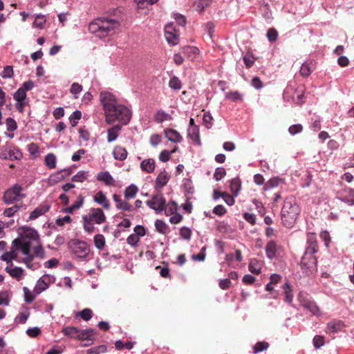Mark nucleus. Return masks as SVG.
Instances as JSON below:
<instances>
[{
    "label": "nucleus",
    "mask_w": 354,
    "mask_h": 354,
    "mask_svg": "<svg viewBox=\"0 0 354 354\" xmlns=\"http://www.w3.org/2000/svg\"><path fill=\"white\" fill-rule=\"evenodd\" d=\"M22 157L21 152L16 147L6 146L0 158L6 160H19Z\"/></svg>",
    "instance_id": "9b49d317"
},
{
    "label": "nucleus",
    "mask_w": 354,
    "mask_h": 354,
    "mask_svg": "<svg viewBox=\"0 0 354 354\" xmlns=\"http://www.w3.org/2000/svg\"><path fill=\"white\" fill-rule=\"evenodd\" d=\"M19 209V205H13L11 207L7 208L3 212V215L5 216L10 217L14 215V214Z\"/></svg>",
    "instance_id": "774afa93"
},
{
    "label": "nucleus",
    "mask_w": 354,
    "mask_h": 354,
    "mask_svg": "<svg viewBox=\"0 0 354 354\" xmlns=\"http://www.w3.org/2000/svg\"><path fill=\"white\" fill-rule=\"evenodd\" d=\"M313 344L316 348H319L324 344V338L321 335H315L313 338Z\"/></svg>",
    "instance_id": "338daca9"
},
{
    "label": "nucleus",
    "mask_w": 354,
    "mask_h": 354,
    "mask_svg": "<svg viewBox=\"0 0 354 354\" xmlns=\"http://www.w3.org/2000/svg\"><path fill=\"white\" fill-rule=\"evenodd\" d=\"M5 270L12 277L17 279H20L24 274V270L20 267L7 266Z\"/></svg>",
    "instance_id": "393cba45"
},
{
    "label": "nucleus",
    "mask_w": 354,
    "mask_h": 354,
    "mask_svg": "<svg viewBox=\"0 0 354 354\" xmlns=\"http://www.w3.org/2000/svg\"><path fill=\"white\" fill-rule=\"evenodd\" d=\"M212 120H213V118L209 112H206L204 113L203 117V122L204 125L207 129H210L212 127Z\"/></svg>",
    "instance_id": "6e6d98bb"
},
{
    "label": "nucleus",
    "mask_w": 354,
    "mask_h": 354,
    "mask_svg": "<svg viewBox=\"0 0 354 354\" xmlns=\"http://www.w3.org/2000/svg\"><path fill=\"white\" fill-rule=\"evenodd\" d=\"M165 135L169 141L172 142H180L183 140L182 136L176 130L167 129L165 130Z\"/></svg>",
    "instance_id": "2eb2a0df"
},
{
    "label": "nucleus",
    "mask_w": 354,
    "mask_h": 354,
    "mask_svg": "<svg viewBox=\"0 0 354 354\" xmlns=\"http://www.w3.org/2000/svg\"><path fill=\"white\" fill-rule=\"evenodd\" d=\"M230 189L234 196H237L241 188L240 181L238 178H234L230 181Z\"/></svg>",
    "instance_id": "c03bdc74"
},
{
    "label": "nucleus",
    "mask_w": 354,
    "mask_h": 354,
    "mask_svg": "<svg viewBox=\"0 0 354 354\" xmlns=\"http://www.w3.org/2000/svg\"><path fill=\"white\" fill-rule=\"evenodd\" d=\"M74 254L80 259H85L89 253V247L84 241H77L72 248Z\"/></svg>",
    "instance_id": "9d476101"
},
{
    "label": "nucleus",
    "mask_w": 354,
    "mask_h": 354,
    "mask_svg": "<svg viewBox=\"0 0 354 354\" xmlns=\"http://www.w3.org/2000/svg\"><path fill=\"white\" fill-rule=\"evenodd\" d=\"M277 252V244L274 241H270L266 245V256L270 259L275 257Z\"/></svg>",
    "instance_id": "b1692460"
},
{
    "label": "nucleus",
    "mask_w": 354,
    "mask_h": 354,
    "mask_svg": "<svg viewBox=\"0 0 354 354\" xmlns=\"http://www.w3.org/2000/svg\"><path fill=\"white\" fill-rule=\"evenodd\" d=\"M299 212L300 208L295 200L292 197L287 198L281 212L283 225L287 227H292L295 224Z\"/></svg>",
    "instance_id": "7ed1b4c3"
},
{
    "label": "nucleus",
    "mask_w": 354,
    "mask_h": 354,
    "mask_svg": "<svg viewBox=\"0 0 354 354\" xmlns=\"http://www.w3.org/2000/svg\"><path fill=\"white\" fill-rule=\"evenodd\" d=\"M302 130H303V127L300 124L291 125L288 129L289 133L292 136H294L297 133H301L302 131Z\"/></svg>",
    "instance_id": "e2e57ef3"
},
{
    "label": "nucleus",
    "mask_w": 354,
    "mask_h": 354,
    "mask_svg": "<svg viewBox=\"0 0 354 354\" xmlns=\"http://www.w3.org/2000/svg\"><path fill=\"white\" fill-rule=\"evenodd\" d=\"M121 130V125L116 124L107 130V141L113 142L118 137L119 132Z\"/></svg>",
    "instance_id": "412c9836"
},
{
    "label": "nucleus",
    "mask_w": 354,
    "mask_h": 354,
    "mask_svg": "<svg viewBox=\"0 0 354 354\" xmlns=\"http://www.w3.org/2000/svg\"><path fill=\"white\" fill-rule=\"evenodd\" d=\"M62 332L64 335L78 339L80 329L75 326H66L64 327Z\"/></svg>",
    "instance_id": "4be33fe9"
},
{
    "label": "nucleus",
    "mask_w": 354,
    "mask_h": 354,
    "mask_svg": "<svg viewBox=\"0 0 354 354\" xmlns=\"http://www.w3.org/2000/svg\"><path fill=\"white\" fill-rule=\"evenodd\" d=\"M169 179L170 175L168 174V172H167L165 170L160 171L155 181L156 189H162L165 185H167Z\"/></svg>",
    "instance_id": "4468645a"
},
{
    "label": "nucleus",
    "mask_w": 354,
    "mask_h": 354,
    "mask_svg": "<svg viewBox=\"0 0 354 354\" xmlns=\"http://www.w3.org/2000/svg\"><path fill=\"white\" fill-rule=\"evenodd\" d=\"M261 268H262L261 262L258 261L256 259H251V261L249 263V266H248L249 270L252 273L255 274H258L261 272Z\"/></svg>",
    "instance_id": "a878e982"
},
{
    "label": "nucleus",
    "mask_w": 354,
    "mask_h": 354,
    "mask_svg": "<svg viewBox=\"0 0 354 354\" xmlns=\"http://www.w3.org/2000/svg\"><path fill=\"white\" fill-rule=\"evenodd\" d=\"M48 287V285L44 281V280L42 278H40L37 282L35 291H36L37 293L39 294L41 292L46 290Z\"/></svg>",
    "instance_id": "8fccbe9b"
},
{
    "label": "nucleus",
    "mask_w": 354,
    "mask_h": 354,
    "mask_svg": "<svg viewBox=\"0 0 354 354\" xmlns=\"http://www.w3.org/2000/svg\"><path fill=\"white\" fill-rule=\"evenodd\" d=\"M295 93H297V96L294 97V100L295 103L298 104H302L304 102V95L303 94L304 89L303 87H298L296 89Z\"/></svg>",
    "instance_id": "de8ad7c7"
},
{
    "label": "nucleus",
    "mask_w": 354,
    "mask_h": 354,
    "mask_svg": "<svg viewBox=\"0 0 354 354\" xmlns=\"http://www.w3.org/2000/svg\"><path fill=\"white\" fill-rule=\"evenodd\" d=\"M156 167V162L152 158L145 159L140 164V168L142 171L147 173H152Z\"/></svg>",
    "instance_id": "aec40b11"
},
{
    "label": "nucleus",
    "mask_w": 354,
    "mask_h": 354,
    "mask_svg": "<svg viewBox=\"0 0 354 354\" xmlns=\"http://www.w3.org/2000/svg\"><path fill=\"white\" fill-rule=\"evenodd\" d=\"M114 158L118 160H124L127 156V151L125 148L118 146L113 150Z\"/></svg>",
    "instance_id": "bb28decb"
},
{
    "label": "nucleus",
    "mask_w": 354,
    "mask_h": 354,
    "mask_svg": "<svg viewBox=\"0 0 354 354\" xmlns=\"http://www.w3.org/2000/svg\"><path fill=\"white\" fill-rule=\"evenodd\" d=\"M211 2L212 0H198L195 1L194 6L198 12H202L205 8L211 4Z\"/></svg>",
    "instance_id": "72a5a7b5"
},
{
    "label": "nucleus",
    "mask_w": 354,
    "mask_h": 354,
    "mask_svg": "<svg viewBox=\"0 0 354 354\" xmlns=\"http://www.w3.org/2000/svg\"><path fill=\"white\" fill-rule=\"evenodd\" d=\"M21 250V245L14 246L13 242L12 243V248L10 252H5L1 257V259L6 261L7 263H10V266H12V261L17 259V250Z\"/></svg>",
    "instance_id": "ddd939ff"
},
{
    "label": "nucleus",
    "mask_w": 354,
    "mask_h": 354,
    "mask_svg": "<svg viewBox=\"0 0 354 354\" xmlns=\"http://www.w3.org/2000/svg\"><path fill=\"white\" fill-rule=\"evenodd\" d=\"M82 117V113L80 111H75L70 116L69 120L73 127H75L77 124V121L80 120Z\"/></svg>",
    "instance_id": "4d7b16f0"
},
{
    "label": "nucleus",
    "mask_w": 354,
    "mask_h": 354,
    "mask_svg": "<svg viewBox=\"0 0 354 354\" xmlns=\"http://www.w3.org/2000/svg\"><path fill=\"white\" fill-rule=\"evenodd\" d=\"M122 17L120 10H115L113 14L95 19L88 26L91 32L100 38H104L120 31Z\"/></svg>",
    "instance_id": "f03ea898"
},
{
    "label": "nucleus",
    "mask_w": 354,
    "mask_h": 354,
    "mask_svg": "<svg viewBox=\"0 0 354 354\" xmlns=\"http://www.w3.org/2000/svg\"><path fill=\"white\" fill-rule=\"evenodd\" d=\"M155 121L158 123H162L164 121L169 120L171 118L169 114L164 112L163 111H158L154 116Z\"/></svg>",
    "instance_id": "e433bc0d"
},
{
    "label": "nucleus",
    "mask_w": 354,
    "mask_h": 354,
    "mask_svg": "<svg viewBox=\"0 0 354 354\" xmlns=\"http://www.w3.org/2000/svg\"><path fill=\"white\" fill-rule=\"evenodd\" d=\"M14 99L18 102H21L24 101L26 97V93L22 90L21 88H18V90L15 93Z\"/></svg>",
    "instance_id": "603ef678"
},
{
    "label": "nucleus",
    "mask_w": 354,
    "mask_h": 354,
    "mask_svg": "<svg viewBox=\"0 0 354 354\" xmlns=\"http://www.w3.org/2000/svg\"><path fill=\"white\" fill-rule=\"evenodd\" d=\"M45 165L49 169H55L56 167L57 158L54 153H48L45 157Z\"/></svg>",
    "instance_id": "2f4dec72"
},
{
    "label": "nucleus",
    "mask_w": 354,
    "mask_h": 354,
    "mask_svg": "<svg viewBox=\"0 0 354 354\" xmlns=\"http://www.w3.org/2000/svg\"><path fill=\"white\" fill-rule=\"evenodd\" d=\"M6 127H7V130L8 131H13L17 127L15 120L14 119H12V118H7L6 121Z\"/></svg>",
    "instance_id": "0e129e2a"
},
{
    "label": "nucleus",
    "mask_w": 354,
    "mask_h": 354,
    "mask_svg": "<svg viewBox=\"0 0 354 354\" xmlns=\"http://www.w3.org/2000/svg\"><path fill=\"white\" fill-rule=\"evenodd\" d=\"M100 181H103L106 185H113L115 180L108 171L100 172L97 176Z\"/></svg>",
    "instance_id": "5701e85b"
},
{
    "label": "nucleus",
    "mask_w": 354,
    "mask_h": 354,
    "mask_svg": "<svg viewBox=\"0 0 354 354\" xmlns=\"http://www.w3.org/2000/svg\"><path fill=\"white\" fill-rule=\"evenodd\" d=\"M243 62L247 68H250L253 66V64L254 63V58L252 56V55H251L250 53H247L243 57Z\"/></svg>",
    "instance_id": "680f3d73"
},
{
    "label": "nucleus",
    "mask_w": 354,
    "mask_h": 354,
    "mask_svg": "<svg viewBox=\"0 0 354 354\" xmlns=\"http://www.w3.org/2000/svg\"><path fill=\"white\" fill-rule=\"evenodd\" d=\"M283 292H284V297H285V301L290 304L292 301L293 299V295L292 293V289L290 286V284L288 283H286L283 286Z\"/></svg>",
    "instance_id": "c9c22d12"
},
{
    "label": "nucleus",
    "mask_w": 354,
    "mask_h": 354,
    "mask_svg": "<svg viewBox=\"0 0 354 354\" xmlns=\"http://www.w3.org/2000/svg\"><path fill=\"white\" fill-rule=\"evenodd\" d=\"M82 91V86L78 83H73L70 88L71 93L74 95V98L78 97V94Z\"/></svg>",
    "instance_id": "864d4df0"
},
{
    "label": "nucleus",
    "mask_w": 354,
    "mask_h": 354,
    "mask_svg": "<svg viewBox=\"0 0 354 354\" xmlns=\"http://www.w3.org/2000/svg\"><path fill=\"white\" fill-rule=\"evenodd\" d=\"M95 332L93 329L89 328L86 330H80L79 332V340H92Z\"/></svg>",
    "instance_id": "cd10ccee"
},
{
    "label": "nucleus",
    "mask_w": 354,
    "mask_h": 354,
    "mask_svg": "<svg viewBox=\"0 0 354 354\" xmlns=\"http://www.w3.org/2000/svg\"><path fill=\"white\" fill-rule=\"evenodd\" d=\"M84 230L91 234L95 231L93 223L102 224L106 221V216L100 208H91L88 215L82 216Z\"/></svg>",
    "instance_id": "20e7f679"
},
{
    "label": "nucleus",
    "mask_w": 354,
    "mask_h": 354,
    "mask_svg": "<svg viewBox=\"0 0 354 354\" xmlns=\"http://www.w3.org/2000/svg\"><path fill=\"white\" fill-rule=\"evenodd\" d=\"M188 137L196 144L200 145V133L198 126L189 127L187 129Z\"/></svg>",
    "instance_id": "6ab92c4d"
},
{
    "label": "nucleus",
    "mask_w": 354,
    "mask_h": 354,
    "mask_svg": "<svg viewBox=\"0 0 354 354\" xmlns=\"http://www.w3.org/2000/svg\"><path fill=\"white\" fill-rule=\"evenodd\" d=\"M95 246L99 249L102 250L105 245V238L102 234H97L94 236Z\"/></svg>",
    "instance_id": "37998d69"
},
{
    "label": "nucleus",
    "mask_w": 354,
    "mask_h": 354,
    "mask_svg": "<svg viewBox=\"0 0 354 354\" xmlns=\"http://www.w3.org/2000/svg\"><path fill=\"white\" fill-rule=\"evenodd\" d=\"M62 180H64L63 173L59 170L50 176L48 182L50 185H55Z\"/></svg>",
    "instance_id": "f704fd0d"
},
{
    "label": "nucleus",
    "mask_w": 354,
    "mask_h": 354,
    "mask_svg": "<svg viewBox=\"0 0 354 354\" xmlns=\"http://www.w3.org/2000/svg\"><path fill=\"white\" fill-rule=\"evenodd\" d=\"M318 250L315 234L308 233L307 235V246L304 254L314 255Z\"/></svg>",
    "instance_id": "f8f14e48"
},
{
    "label": "nucleus",
    "mask_w": 354,
    "mask_h": 354,
    "mask_svg": "<svg viewBox=\"0 0 354 354\" xmlns=\"http://www.w3.org/2000/svg\"><path fill=\"white\" fill-rule=\"evenodd\" d=\"M341 200L350 205H354V189L345 190Z\"/></svg>",
    "instance_id": "c85d7f7f"
},
{
    "label": "nucleus",
    "mask_w": 354,
    "mask_h": 354,
    "mask_svg": "<svg viewBox=\"0 0 354 354\" xmlns=\"http://www.w3.org/2000/svg\"><path fill=\"white\" fill-rule=\"evenodd\" d=\"M155 227L156 230L162 234H165L168 232V226L167 224L162 220H157L155 222Z\"/></svg>",
    "instance_id": "58836bf2"
},
{
    "label": "nucleus",
    "mask_w": 354,
    "mask_h": 354,
    "mask_svg": "<svg viewBox=\"0 0 354 354\" xmlns=\"http://www.w3.org/2000/svg\"><path fill=\"white\" fill-rule=\"evenodd\" d=\"M343 324L341 321L339 320H333L330 321L327 326V331L328 333H335L341 330Z\"/></svg>",
    "instance_id": "c756f323"
},
{
    "label": "nucleus",
    "mask_w": 354,
    "mask_h": 354,
    "mask_svg": "<svg viewBox=\"0 0 354 354\" xmlns=\"http://www.w3.org/2000/svg\"><path fill=\"white\" fill-rule=\"evenodd\" d=\"M226 174L225 169L223 167H217L214 174V178L216 181L221 180Z\"/></svg>",
    "instance_id": "13d9d810"
},
{
    "label": "nucleus",
    "mask_w": 354,
    "mask_h": 354,
    "mask_svg": "<svg viewBox=\"0 0 354 354\" xmlns=\"http://www.w3.org/2000/svg\"><path fill=\"white\" fill-rule=\"evenodd\" d=\"M178 209V205L176 202L170 201L167 205L165 204V208L163 211L165 212L166 215L174 214Z\"/></svg>",
    "instance_id": "4c0bfd02"
},
{
    "label": "nucleus",
    "mask_w": 354,
    "mask_h": 354,
    "mask_svg": "<svg viewBox=\"0 0 354 354\" xmlns=\"http://www.w3.org/2000/svg\"><path fill=\"white\" fill-rule=\"evenodd\" d=\"M113 109V112L109 113L106 116V122L108 124H113L116 120L120 122L122 124L129 123L131 113L128 108L122 104H116Z\"/></svg>",
    "instance_id": "39448f33"
},
{
    "label": "nucleus",
    "mask_w": 354,
    "mask_h": 354,
    "mask_svg": "<svg viewBox=\"0 0 354 354\" xmlns=\"http://www.w3.org/2000/svg\"><path fill=\"white\" fill-rule=\"evenodd\" d=\"M266 37L270 41H271V42L275 41L278 37V32L277 31V30L275 28H271L268 29L267 34H266Z\"/></svg>",
    "instance_id": "5fc2aeb1"
},
{
    "label": "nucleus",
    "mask_w": 354,
    "mask_h": 354,
    "mask_svg": "<svg viewBox=\"0 0 354 354\" xmlns=\"http://www.w3.org/2000/svg\"><path fill=\"white\" fill-rule=\"evenodd\" d=\"M94 201L102 205L104 209H110V203L105 194L100 191L94 196Z\"/></svg>",
    "instance_id": "a211bd4d"
},
{
    "label": "nucleus",
    "mask_w": 354,
    "mask_h": 354,
    "mask_svg": "<svg viewBox=\"0 0 354 354\" xmlns=\"http://www.w3.org/2000/svg\"><path fill=\"white\" fill-rule=\"evenodd\" d=\"M50 209V206L48 205H40L32 212H30L29 216V220H34L39 216L44 214Z\"/></svg>",
    "instance_id": "dca6fc26"
},
{
    "label": "nucleus",
    "mask_w": 354,
    "mask_h": 354,
    "mask_svg": "<svg viewBox=\"0 0 354 354\" xmlns=\"http://www.w3.org/2000/svg\"><path fill=\"white\" fill-rule=\"evenodd\" d=\"M169 86L171 88L175 89V90H180L181 88V82L180 80L176 77L174 76L171 78L169 82Z\"/></svg>",
    "instance_id": "09e8293b"
},
{
    "label": "nucleus",
    "mask_w": 354,
    "mask_h": 354,
    "mask_svg": "<svg viewBox=\"0 0 354 354\" xmlns=\"http://www.w3.org/2000/svg\"><path fill=\"white\" fill-rule=\"evenodd\" d=\"M100 101L103 105L106 116L113 112V109L118 104L114 95L109 92H102L100 93Z\"/></svg>",
    "instance_id": "6e6552de"
},
{
    "label": "nucleus",
    "mask_w": 354,
    "mask_h": 354,
    "mask_svg": "<svg viewBox=\"0 0 354 354\" xmlns=\"http://www.w3.org/2000/svg\"><path fill=\"white\" fill-rule=\"evenodd\" d=\"M304 307L309 310L313 315H318L319 314V308L313 302H308L304 305Z\"/></svg>",
    "instance_id": "bf43d9fd"
},
{
    "label": "nucleus",
    "mask_w": 354,
    "mask_h": 354,
    "mask_svg": "<svg viewBox=\"0 0 354 354\" xmlns=\"http://www.w3.org/2000/svg\"><path fill=\"white\" fill-rule=\"evenodd\" d=\"M22 187L19 185H15L6 191L3 200L6 204H12L16 201H19L24 197L21 192Z\"/></svg>",
    "instance_id": "0eeeda50"
},
{
    "label": "nucleus",
    "mask_w": 354,
    "mask_h": 354,
    "mask_svg": "<svg viewBox=\"0 0 354 354\" xmlns=\"http://www.w3.org/2000/svg\"><path fill=\"white\" fill-rule=\"evenodd\" d=\"M192 230L187 227H183L180 229V236L185 240H189L192 236Z\"/></svg>",
    "instance_id": "3c124183"
},
{
    "label": "nucleus",
    "mask_w": 354,
    "mask_h": 354,
    "mask_svg": "<svg viewBox=\"0 0 354 354\" xmlns=\"http://www.w3.org/2000/svg\"><path fill=\"white\" fill-rule=\"evenodd\" d=\"M88 176V172L84 171H80L72 177V180L74 182H84Z\"/></svg>",
    "instance_id": "49530a36"
},
{
    "label": "nucleus",
    "mask_w": 354,
    "mask_h": 354,
    "mask_svg": "<svg viewBox=\"0 0 354 354\" xmlns=\"http://www.w3.org/2000/svg\"><path fill=\"white\" fill-rule=\"evenodd\" d=\"M113 199L116 203V208L124 211H131L132 207L126 201H122L117 194L113 195Z\"/></svg>",
    "instance_id": "f3484780"
},
{
    "label": "nucleus",
    "mask_w": 354,
    "mask_h": 354,
    "mask_svg": "<svg viewBox=\"0 0 354 354\" xmlns=\"http://www.w3.org/2000/svg\"><path fill=\"white\" fill-rule=\"evenodd\" d=\"M147 206L157 212H161L165 208L166 200L162 193L153 195L151 200L147 201Z\"/></svg>",
    "instance_id": "1a4fd4ad"
},
{
    "label": "nucleus",
    "mask_w": 354,
    "mask_h": 354,
    "mask_svg": "<svg viewBox=\"0 0 354 354\" xmlns=\"http://www.w3.org/2000/svg\"><path fill=\"white\" fill-rule=\"evenodd\" d=\"M269 347V344L266 342H259L253 346L254 353L266 351Z\"/></svg>",
    "instance_id": "a18cd8bd"
},
{
    "label": "nucleus",
    "mask_w": 354,
    "mask_h": 354,
    "mask_svg": "<svg viewBox=\"0 0 354 354\" xmlns=\"http://www.w3.org/2000/svg\"><path fill=\"white\" fill-rule=\"evenodd\" d=\"M138 191V187L135 185L128 186L124 190V198L129 200L134 198Z\"/></svg>",
    "instance_id": "7c9ffc66"
},
{
    "label": "nucleus",
    "mask_w": 354,
    "mask_h": 354,
    "mask_svg": "<svg viewBox=\"0 0 354 354\" xmlns=\"http://www.w3.org/2000/svg\"><path fill=\"white\" fill-rule=\"evenodd\" d=\"M301 269L306 274H313L317 270V259L314 255L304 254L300 262Z\"/></svg>",
    "instance_id": "423d86ee"
},
{
    "label": "nucleus",
    "mask_w": 354,
    "mask_h": 354,
    "mask_svg": "<svg viewBox=\"0 0 354 354\" xmlns=\"http://www.w3.org/2000/svg\"><path fill=\"white\" fill-rule=\"evenodd\" d=\"M225 97L231 101H242L243 95L239 91H230L225 94Z\"/></svg>",
    "instance_id": "a19ab883"
},
{
    "label": "nucleus",
    "mask_w": 354,
    "mask_h": 354,
    "mask_svg": "<svg viewBox=\"0 0 354 354\" xmlns=\"http://www.w3.org/2000/svg\"><path fill=\"white\" fill-rule=\"evenodd\" d=\"M311 63L305 62L304 63L300 68V75L303 77H308L312 73Z\"/></svg>",
    "instance_id": "79ce46f5"
},
{
    "label": "nucleus",
    "mask_w": 354,
    "mask_h": 354,
    "mask_svg": "<svg viewBox=\"0 0 354 354\" xmlns=\"http://www.w3.org/2000/svg\"><path fill=\"white\" fill-rule=\"evenodd\" d=\"M176 151V149L172 150L171 152L167 150L162 151L159 155V160L163 162H167L170 158L171 153Z\"/></svg>",
    "instance_id": "052dcab7"
},
{
    "label": "nucleus",
    "mask_w": 354,
    "mask_h": 354,
    "mask_svg": "<svg viewBox=\"0 0 354 354\" xmlns=\"http://www.w3.org/2000/svg\"><path fill=\"white\" fill-rule=\"evenodd\" d=\"M165 38L167 42L171 45H176L178 44L179 40H178V34L176 32H171V33H165Z\"/></svg>",
    "instance_id": "ea45409f"
},
{
    "label": "nucleus",
    "mask_w": 354,
    "mask_h": 354,
    "mask_svg": "<svg viewBox=\"0 0 354 354\" xmlns=\"http://www.w3.org/2000/svg\"><path fill=\"white\" fill-rule=\"evenodd\" d=\"M14 246L21 245V250L26 256L22 261H32L35 257L45 258V251L41 245L38 232L34 229H28L21 240L15 239Z\"/></svg>",
    "instance_id": "f257e3e1"
},
{
    "label": "nucleus",
    "mask_w": 354,
    "mask_h": 354,
    "mask_svg": "<svg viewBox=\"0 0 354 354\" xmlns=\"http://www.w3.org/2000/svg\"><path fill=\"white\" fill-rule=\"evenodd\" d=\"M182 52L189 58H193L198 53L199 50L195 46H187L182 48Z\"/></svg>",
    "instance_id": "473e14b6"
},
{
    "label": "nucleus",
    "mask_w": 354,
    "mask_h": 354,
    "mask_svg": "<svg viewBox=\"0 0 354 354\" xmlns=\"http://www.w3.org/2000/svg\"><path fill=\"white\" fill-rule=\"evenodd\" d=\"M92 310L89 308H84L80 313V317L85 321H88L92 317Z\"/></svg>",
    "instance_id": "69168bd1"
}]
</instances>
